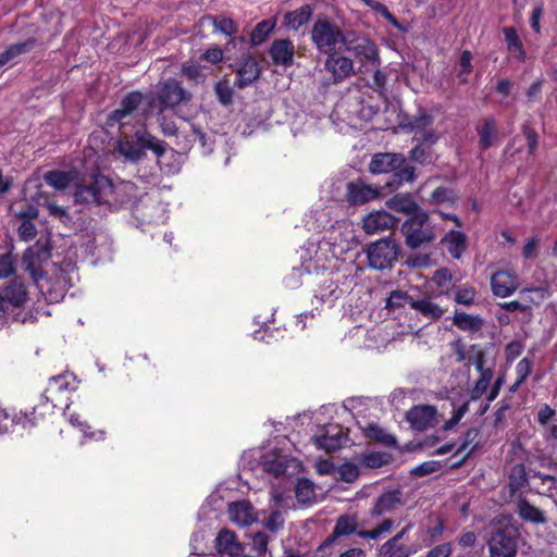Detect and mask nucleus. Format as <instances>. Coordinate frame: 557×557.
I'll return each instance as SVG.
<instances>
[{"label":"nucleus","instance_id":"f257e3e1","mask_svg":"<svg viewBox=\"0 0 557 557\" xmlns=\"http://www.w3.org/2000/svg\"><path fill=\"white\" fill-rule=\"evenodd\" d=\"M131 183L113 185L112 181L104 175L97 174L89 181L75 185L74 200L79 205H117L125 200L123 195L132 190Z\"/></svg>","mask_w":557,"mask_h":557},{"label":"nucleus","instance_id":"f03ea898","mask_svg":"<svg viewBox=\"0 0 557 557\" xmlns=\"http://www.w3.org/2000/svg\"><path fill=\"white\" fill-rule=\"evenodd\" d=\"M357 246L354 225L347 220H342L332 225L319 248L329 250L334 259H342Z\"/></svg>","mask_w":557,"mask_h":557},{"label":"nucleus","instance_id":"7ed1b4c3","mask_svg":"<svg viewBox=\"0 0 557 557\" xmlns=\"http://www.w3.org/2000/svg\"><path fill=\"white\" fill-rule=\"evenodd\" d=\"M77 388V382L72 373L65 372L52 376L45 393L40 397V404L33 408L32 414L38 412V417H45L58 406L61 400L59 396L73 392Z\"/></svg>","mask_w":557,"mask_h":557},{"label":"nucleus","instance_id":"20e7f679","mask_svg":"<svg viewBox=\"0 0 557 557\" xmlns=\"http://www.w3.org/2000/svg\"><path fill=\"white\" fill-rule=\"evenodd\" d=\"M338 25L325 17H319L314 21L310 38L317 50L324 54L335 52L337 47H343L345 35Z\"/></svg>","mask_w":557,"mask_h":557},{"label":"nucleus","instance_id":"39448f33","mask_svg":"<svg viewBox=\"0 0 557 557\" xmlns=\"http://www.w3.org/2000/svg\"><path fill=\"white\" fill-rule=\"evenodd\" d=\"M520 542L518 528L508 521H499L488 540L491 557H515Z\"/></svg>","mask_w":557,"mask_h":557},{"label":"nucleus","instance_id":"423d86ee","mask_svg":"<svg viewBox=\"0 0 557 557\" xmlns=\"http://www.w3.org/2000/svg\"><path fill=\"white\" fill-rule=\"evenodd\" d=\"M405 242L411 249H417L435 239V231L431 225L429 214L419 211L407 219L401 225Z\"/></svg>","mask_w":557,"mask_h":557},{"label":"nucleus","instance_id":"0eeeda50","mask_svg":"<svg viewBox=\"0 0 557 557\" xmlns=\"http://www.w3.org/2000/svg\"><path fill=\"white\" fill-rule=\"evenodd\" d=\"M343 50L351 53L361 67L377 65L379 52L375 44L355 32H347L345 35Z\"/></svg>","mask_w":557,"mask_h":557},{"label":"nucleus","instance_id":"6e6552de","mask_svg":"<svg viewBox=\"0 0 557 557\" xmlns=\"http://www.w3.org/2000/svg\"><path fill=\"white\" fill-rule=\"evenodd\" d=\"M135 138L140 147H137L133 143L125 140L119 144V151L129 161H138L144 152L143 149H150L157 156H162L165 151L164 143L147 133L146 131H137Z\"/></svg>","mask_w":557,"mask_h":557},{"label":"nucleus","instance_id":"1a4fd4ad","mask_svg":"<svg viewBox=\"0 0 557 557\" xmlns=\"http://www.w3.org/2000/svg\"><path fill=\"white\" fill-rule=\"evenodd\" d=\"M134 218L140 224H160L168 219L165 206L151 195H143L132 208Z\"/></svg>","mask_w":557,"mask_h":557},{"label":"nucleus","instance_id":"9d476101","mask_svg":"<svg viewBox=\"0 0 557 557\" xmlns=\"http://www.w3.org/2000/svg\"><path fill=\"white\" fill-rule=\"evenodd\" d=\"M367 255L371 268L376 270L387 269L397 260L399 246L393 238L386 237L371 244Z\"/></svg>","mask_w":557,"mask_h":557},{"label":"nucleus","instance_id":"9b49d317","mask_svg":"<svg viewBox=\"0 0 557 557\" xmlns=\"http://www.w3.org/2000/svg\"><path fill=\"white\" fill-rule=\"evenodd\" d=\"M51 252L48 242L38 240L28 247L23 256V264L34 281L44 277V264L50 259Z\"/></svg>","mask_w":557,"mask_h":557},{"label":"nucleus","instance_id":"f8f14e48","mask_svg":"<svg viewBox=\"0 0 557 557\" xmlns=\"http://www.w3.org/2000/svg\"><path fill=\"white\" fill-rule=\"evenodd\" d=\"M144 99L143 94L133 91L123 98L120 107L114 110L108 117V125L114 126L119 124L124 126L131 122L133 113L138 109Z\"/></svg>","mask_w":557,"mask_h":557},{"label":"nucleus","instance_id":"ddd939ff","mask_svg":"<svg viewBox=\"0 0 557 557\" xmlns=\"http://www.w3.org/2000/svg\"><path fill=\"white\" fill-rule=\"evenodd\" d=\"M144 99L143 94L133 91L123 98L120 107L114 110L108 117V125L114 126L119 124L124 126L131 122L133 113L138 109Z\"/></svg>","mask_w":557,"mask_h":557},{"label":"nucleus","instance_id":"4468645a","mask_svg":"<svg viewBox=\"0 0 557 557\" xmlns=\"http://www.w3.org/2000/svg\"><path fill=\"white\" fill-rule=\"evenodd\" d=\"M434 117L424 112L419 111L413 115L407 124V127L414 133L413 139L418 141H424L435 144L438 139L437 134L432 129Z\"/></svg>","mask_w":557,"mask_h":557},{"label":"nucleus","instance_id":"2eb2a0df","mask_svg":"<svg viewBox=\"0 0 557 557\" xmlns=\"http://www.w3.org/2000/svg\"><path fill=\"white\" fill-rule=\"evenodd\" d=\"M161 110L173 108L190 99V95L173 78L165 81L159 89Z\"/></svg>","mask_w":557,"mask_h":557},{"label":"nucleus","instance_id":"dca6fc26","mask_svg":"<svg viewBox=\"0 0 557 557\" xmlns=\"http://www.w3.org/2000/svg\"><path fill=\"white\" fill-rule=\"evenodd\" d=\"M324 69L331 74L334 83H339L354 74V61L335 51L327 54Z\"/></svg>","mask_w":557,"mask_h":557},{"label":"nucleus","instance_id":"f3484780","mask_svg":"<svg viewBox=\"0 0 557 557\" xmlns=\"http://www.w3.org/2000/svg\"><path fill=\"white\" fill-rule=\"evenodd\" d=\"M312 440L318 448L325 451H335L346 443V436L338 424L325 425Z\"/></svg>","mask_w":557,"mask_h":557},{"label":"nucleus","instance_id":"a211bd4d","mask_svg":"<svg viewBox=\"0 0 557 557\" xmlns=\"http://www.w3.org/2000/svg\"><path fill=\"white\" fill-rule=\"evenodd\" d=\"M236 81L235 86L244 89L255 83L261 73L257 60L252 55H246L235 65Z\"/></svg>","mask_w":557,"mask_h":557},{"label":"nucleus","instance_id":"6ab92c4d","mask_svg":"<svg viewBox=\"0 0 557 557\" xmlns=\"http://www.w3.org/2000/svg\"><path fill=\"white\" fill-rule=\"evenodd\" d=\"M435 414L436 410L433 406H416L406 413V419L412 429L423 431L433 425Z\"/></svg>","mask_w":557,"mask_h":557},{"label":"nucleus","instance_id":"aec40b11","mask_svg":"<svg viewBox=\"0 0 557 557\" xmlns=\"http://www.w3.org/2000/svg\"><path fill=\"white\" fill-rule=\"evenodd\" d=\"M405 162L403 154L376 153L372 157L369 170L373 174L389 173L396 171Z\"/></svg>","mask_w":557,"mask_h":557},{"label":"nucleus","instance_id":"412c9836","mask_svg":"<svg viewBox=\"0 0 557 557\" xmlns=\"http://www.w3.org/2000/svg\"><path fill=\"white\" fill-rule=\"evenodd\" d=\"M397 220L386 211L369 213L363 219L362 227L367 234H376L395 226Z\"/></svg>","mask_w":557,"mask_h":557},{"label":"nucleus","instance_id":"4be33fe9","mask_svg":"<svg viewBox=\"0 0 557 557\" xmlns=\"http://www.w3.org/2000/svg\"><path fill=\"white\" fill-rule=\"evenodd\" d=\"M274 64L288 67L294 62L295 47L289 39L274 40L269 50Z\"/></svg>","mask_w":557,"mask_h":557},{"label":"nucleus","instance_id":"5701e85b","mask_svg":"<svg viewBox=\"0 0 557 557\" xmlns=\"http://www.w3.org/2000/svg\"><path fill=\"white\" fill-rule=\"evenodd\" d=\"M491 286L495 296L504 298L511 295L518 288V282L510 272L499 271L492 275Z\"/></svg>","mask_w":557,"mask_h":557},{"label":"nucleus","instance_id":"b1692460","mask_svg":"<svg viewBox=\"0 0 557 557\" xmlns=\"http://www.w3.org/2000/svg\"><path fill=\"white\" fill-rule=\"evenodd\" d=\"M228 515L232 522L246 527L257 521V515L249 502L240 500L228 505Z\"/></svg>","mask_w":557,"mask_h":557},{"label":"nucleus","instance_id":"393cba45","mask_svg":"<svg viewBox=\"0 0 557 557\" xmlns=\"http://www.w3.org/2000/svg\"><path fill=\"white\" fill-rule=\"evenodd\" d=\"M380 196V190L362 182H351L347 186V197L349 202L361 205L374 200Z\"/></svg>","mask_w":557,"mask_h":557},{"label":"nucleus","instance_id":"a878e982","mask_svg":"<svg viewBox=\"0 0 557 557\" xmlns=\"http://www.w3.org/2000/svg\"><path fill=\"white\" fill-rule=\"evenodd\" d=\"M38 412L30 416L28 413H20L11 416L5 409H0V434L8 433L15 424H21L23 429L35 425Z\"/></svg>","mask_w":557,"mask_h":557},{"label":"nucleus","instance_id":"bb28decb","mask_svg":"<svg viewBox=\"0 0 557 557\" xmlns=\"http://www.w3.org/2000/svg\"><path fill=\"white\" fill-rule=\"evenodd\" d=\"M400 496L401 494L397 490L383 493L372 507L371 515L379 517L394 511L401 504Z\"/></svg>","mask_w":557,"mask_h":557},{"label":"nucleus","instance_id":"cd10ccee","mask_svg":"<svg viewBox=\"0 0 557 557\" xmlns=\"http://www.w3.org/2000/svg\"><path fill=\"white\" fill-rule=\"evenodd\" d=\"M3 298L8 309L22 307L28 299L25 285L17 281L8 283L3 288Z\"/></svg>","mask_w":557,"mask_h":557},{"label":"nucleus","instance_id":"c85d7f7f","mask_svg":"<svg viewBox=\"0 0 557 557\" xmlns=\"http://www.w3.org/2000/svg\"><path fill=\"white\" fill-rule=\"evenodd\" d=\"M218 552L224 557H234L239 555L240 545L236 541V536L228 530H221L215 539Z\"/></svg>","mask_w":557,"mask_h":557},{"label":"nucleus","instance_id":"c756f323","mask_svg":"<svg viewBox=\"0 0 557 557\" xmlns=\"http://www.w3.org/2000/svg\"><path fill=\"white\" fill-rule=\"evenodd\" d=\"M312 14L313 8L309 4H305L294 11L285 13L283 24L289 29L298 30L310 21Z\"/></svg>","mask_w":557,"mask_h":557},{"label":"nucleus","instance_id":"7c9ffc66","mask_svg":"<svg viewBox=\"0 0 557 557\" xmlns=\"http://www.w3.org/2000/svg\"><path fill=\"white\" fill-rule=\"evenodd\" d=\"M419 550L416 544H405L396 540L386 541L380 548L383 557H410Z\"/></svg>","mask_w":557,"mask_h":557},{"label":"nucleus","instance_id":"2f4dec72","mask_svg":"<svg viewBox=\"0 0 557 557\" xmlns=\"http://www.w3.org/2000/svg\"><path fill=\"white\" fill-rule=\"evenodd\" d=\"M410 307L429 320H438L445 310L429 297L413 299Z\"/></svg>","mask_w":557,"mask_h":557},{"label":"nucleus","instance_id":"473e14b6","mask_svg":"<svg viewBox=\"0 0 557 557\" xmlns=\"http://www.w3.org/2000/svg\"><path fill=\"white\" fill-rule=\"evenodd\" d=\"M77 178V174L75 172L69 171H48L44 175L45 182L52 186L57 190H64L75 183Z\"/></svg>","mask_w":557,"mask_h":557},{"label":"nucleus","instance_id":"72a5a7b5","mask_svg":"<svg viewBox=\"0 0 557 557\" xmlns=\"http://www.w3.org/2000/svg\"><path fill=\"white\" fill-rule=\"evenodd\" d=\"M36 45V39L28 38L23 42L9 46L4 51L0 52V67L7 65L18 55L29 52Z\"/></svg>","mask_w":557,"mask_h":557},{"label":"nucleus","instance_id":"f704fd0d","mask_svg":"<svg viewBox=\"0 0 557 557\" xmlns=\"http://www.w3.org/2000/svg\"><path fill=\"white\" fill-rule=\"evenodd\" d=\"M453 258L459 259L466 249V235L459 231H450L442 239Z\"/></svg>","mask_w":557,"mask_h":557},{"label":"nucleus","instance_id":"c9c22d12","mask_svg":"<svg viewBox=\"0 0 557 557\" xmlns=\"http://www.w3.org/2000/svg\"><path fill=\"white\" fill-rule=\"evenodd\" d=\"M357 527L358 522L355 516H341L336 520V524L333 529L332 535L327 540L326 544L334 542L337 537L355 533L357 531Z\"/></svg>","mask_w":557,"mask_h":557},{"label":"nucleus","instance_id":"e433bc0d","mask_svg":"<svg viewBox=\"0 0 557 557\" xmlns=\"http://www.w3.org/2000/svg\"><path fill=\"white\" fill-rule=\"evenodd\" d=\"M209 23L213 26L214 32L232 36L237 32L235 22L230 17L207 15L200 18V24Z\"/></svg>","mask_w":557,"mask_h":557},{"label":"nucleus","instance_id":"4c0bfd02","mask_svg":"<svg viewBox=\"0 0 557 557\" xmlns=\"http://www.w3.org/2000/svg\"><path fill=\"white\" fill-rule=\"evenodd\" d=\"M276 26V20H264L259 22L250 34V44L252 46H259L264 42L268 36L273 32Z\"/></svg>","mask_w":557,"mask_h":557},{"label":"nucleus","instance_id":"58836bf2","mask_svg":"<svg viewBox=\"0 0 557 557\" xmlns=\"http://www.w3.org/2000/svg\"><path fill=\"white\" fill-rule=\"evenodd\" d=\"M454 324L461 331H479L483 320L479 315H471L466 312H457L453 320Z\"/></svg>","mask_w":557,"mask_h":557},{"label":"nucleus","instance_id":"ea45409f","mask_svg":"<svg viewBox=\"0 0 557 557\" xmlns=\"http://www.w3.org/2000/svg\"><path fill=\"white\" fill-rule=\"evenodd\" d=\"M342 290L338 285L333 281H325L324 284L319 288L315 298L320 299L322 304H326L329 307L333 306L334 301L338 299Z\"/></svg>","mask_w":557,"mask_h":557},{"label":"nucleus","instance_id":"a19ab883","mask_svg":"<svg viewBox=\"0 0 557 557\" xmlns=\"http://www.w3.org/2000/svg\"><path fill=\"white\" fill-rule=\"evenodd\" d=\"M478 134L480 137V145L482 146V148H490L497 136L495 120L492 117L484 120L483 124L478 129Z\"/></svg>","mask_w":557,"mask_h":557},{"label":"nucleus","instance_id":"79ce46f5","mask_svg":"<svg viewBox=\"0 0 557 557\" xmlns=\"http://www.w3.org/2000/svg\"><path fill=\"white\" fill-rule=\"evenodd\" d=\"M262 466L265 472L272 473L275 476L285 473L287 469V459L282 455H269L264 457Z\"/></svg>","mask_w":557,"mask_h":557},{"label":"nucleus","instance_id":"37998d69","mask_svg":"<svg viewBox=\"0 0 557 557\" xmlns=\"http://www.w3.org/2000/svg\"><path fill=\"white\" fill-rule=\"evenodd\" d=\"M532 372V361L528 358H522L515 368L516 381L509 387L510 393H516L519 387L525 382Z\"/></svg>","mask_w":557,"mask_h":557},{"label":"nucleus","instance_id":"c03bdc74","mask_svg":"<svg viewBox=\"0 0 557 557\" xmlns=\"http://www.w3.org/2000/svg\"><path fill=\"white\" fill-rule=\"evenodd\" d=\"M296 498L301 504H310L315 498L314 485L308 479H299L295 488Z\"/></svg>","mask_w":557,"mask_h":557},{"label":"nucleus","instance_id":"a18cd8bd","mask_svg":"<svg viewBox=\"0 0 557 557\" xmlns=\"http://www.w3.org/2000/svg\"><path fill=\"white\" fill-rule=\"evenodd\" d=\"M433 144L421 141L410 150V159L420 164H429L434 160Z\"/></svg>","mask_w":557,"mask_h":557},{"label":"nucleus","instance_id":"49530a36","mask_svg":"<svg viewBox=\"0 0 557 557\" xmlns=\"http://www.w3.org/2000/svg\"><path fill=\"white\" fill-rule=\"evenodd\" d=\"M364 435L370 438L377 441L382 444L393 446L396 444V438L392 435L385 432L382 428H380L376 424H369L363 430Z\"/></svg>","mask_w":557,"mask_h":557},{"label":"nucleus","instance_id":"de8ad7c7","mask_svg":"<svg viewBox=\"0 0 557 557\" xmlns=\"http://www.w3.org/2000/svg\"><path fill=\"white\" fill-rule=\"evenodd\" d=\"M519 515L522 519L527 521H531L534 523H543L545 522L544 513L533 505L529 504L525 500H521L518 505Z\"/></svg>","mask_w":557,"mask_h":557},{"label":"nucleus","instance_id":"09e8293b","mask_svg":"<svg viewBox=\"0 0 557 557\" xmlns=\"http://www.w3.org/2000/svg\"><path fill=\"white\" fill-rule=\"evenodd\" d=\"M394 527V521L392 519H384L376 528L373 530H361L358 531L357 534L361 539L367 540H377L382 535L389 533Z\"/></svg>","mask_w":557,"mask_h":557},{"label":"nucleus","instance_id":"8fccbe9b","mask_svg":"<svg viewBox=\"0 0 557 557\" xmlns=\"http://www.w3.org/2000/svg\"><path fill=\"white\" fill-rule=\"evenodd\" d=\"M388 455L379 451L364 453L360 457V462L367 468H380L388 462Z\"/></svg>","mask_w":557,"mask_h":557},{"label":"nucleus","instance_id":"3c124183","mask_svg":"<svg viewBox=\"0 0 557 557\" xmlns=\"http://www.w3.org/2000/svg\"><path fill=\"white\" fill-rule=\"evenodd\" d=\"M391 205L395 210L410 213L411 215L419 212L416 202L409 196L396 195L391 200Z\"/></svg>","mask_w":557,"mask_h":557},{"label":"nucleus","instance_id":"603ef678","mask_svg":"<svg viewBox=\"0 0 557 557\" xmlns=\"http://www.w3.org/2000/svg\"><path fill=\"white\" fill-rule=\"evenodd\" d=\"M469 361L474 366L478 372L495 367L494 362L486 359V354L481 348L473 346L469 356Z\"/></svg>","mask_w":557,"mask_h":557},{"label":"nucleus","instance_id":"864d4df0","mask_svg":"<svg viewBox=\"0 0 557 557\" xmlns=\"http://www.w3.org/2000/svg\"><path fill=\"white\" fill-rule=\"evenodd\" d=\"M69 421L74 428H77L81 432H83L86 437L95 438V440L103 438L104 433L102 431L88 433V430L90 429V426L88 425V423L86 421L82 420V418L78 413H74V412L70 413Z\"/></svg>","mask_w":557,"mask_h":557},{"label":"nucleus","instance_id":"5fc2aeb1","mask_svg":"<svg viewBox=\"0 0 557 557\" xmlns=\"http://www.w3.org/2000/svg\"><path fill=\"white\" fill-rule=\"evenodd\" d=\"M16 258L12 253L0 256V278H8L15 274Z\"/></svg>","mask_w":557,"mask_h":557},{"label":"nucleus","instance_id":"6e6d98bb","mask_svg":"<svg viewBox=\"0 0 557 557\" xmlns=\"http://www.w3.org/2000/svg\"><path fill=\"white\" fill-rule=\"evenodd\" d=\"M42 206L48 211L50 216L61 221L64 224L71 222V216L69 214L67 208L61 207L53 201H46Z\"/></svg>","mask_w":557,"mask_h":557},{"label":"nucleus","instance_id":"4d7b16f0","mask_svg":"<svg viewBox=\"0 0 557 557\" xmlns=\"http://www.w3.org/2000/svg\"><path fill=\"white\" fill-rule=\"evenodd\" d=\"M413 297L409 296L407 293L401 290H393L387 300H386V308L394 309V308H400L405 305H409L413 301Z\"/></svg>","mask_w":557,"mask_h":557},{"label":"nucleus","instance_id":"13d9d810","mask_svg":"<svg viewBox=\"0 0 557 557\" xmlns=\"http://www.w3.org/2000/svg\"><path fill=\"white\" fill-rule=\"evenodd\" d=\"M471 59L472 54L470 51H462L459 61L460 70L457 74V77L461 84H466L468 82V76L472 71Z\"/></svg>","mask_w":557,"mask_h":557},{"label":"nucleus","instance_id":"bf43d9fd","mask_svg":"<svg viewBox=\"0 0 557 557\" xmlns=\"http://www.w3.org/2000/svg\"><path fill=\"white\" fill-rule=\"evenodd\" d=\"M262 523L267 530L275 533L284 528L285 520L282 511L273 510L269 517L263 519Z\"/></svg>","mask_w":557,"mask_h":557},{"label":"nucleus","instance_id":"052dcab7","mask_svg":"<svg viewBox=\"0 0 557 557\" xmlns=\"http://www.w3.org/2000/svg\"><path fill=\"white\" fill-rule=\"evenodd\" d=\"M479 430L469 429L463 436V441L458 451L465 453L468 456L478 445Z\"/></svg>","mask_w":557,"mask_h":557},{"label":"nucleus","instance_id":"680f3d73","mask_svg":"<svg viewBox=\"0 0 557 557\" xmlns=\"http://www.w3.org/2000/svg\"><path fill=\"white\" fill-rule=\"evenodd\" d=\"M337 474L342 481L351 483L358 479L360 472L355 463L346 462L337 469Z\"/></svg>","mask_w":557,"mask_h":557},{"label":"nucleus","instance_id":"e2e57ef3","mask_svg":"<svg viewBox=\"0 0 557 557\" xmlns=\"http://www.w3.org/2000/svg\"><path fill=\"white\" fill-rule=\"evenodd\" d=\"M215 95L223 106H228L233 102V89L227 82L221 81L214 86Z\"/></svg>","mask_w":557,"mask_h":557},{"label":"nucleus","instance_id":"0e129e2a","mask_svg":"<svg viewBox=\"0 0 557 557\" xmlns=\"http://www.w3.org/2000/svg\"><path fill=\"white\" fill-rule=\"evenodd\" d=\"M367 7H369L374 12L381 14L383 17H385L392 25L398 27L399 24L396 20V17L388 11V9L381 2H377L375 0H363Z\"/></svg>","mask_w":557,"mask_h":557},{"label":"nucleus","instance_id":"69168bd1","mask_svg":"<svg viewBox=\"0 0 557 557\" xmlns=\"http://www.w3.org/2000/svg\"><path fill=\"white\" fill-rule=\"evenodd\" d=\"M22 223L18 226V237L23 242H30L37 235V228L30 220H21Z\"/></svg>","mask_w":557,"mask_h":557},{"label":"nucleus","instance_id":"338daca9","mask_svg":"<svg viewBox=\"0 0 557 557\" xmlns=\"http://www.w3.org/2000/svg\"><path fill=\"white\" fill-rule=\"evenodd\" d=\"M269 536L263 532H257L252 536V549L259 556H265L268 550Z\"/></svg>","mask_w":557,"mask_h":557},{"label":"nucleus","instance_id":"774afa93","mask_svg":"<svg viewBox=\"0 0 557 557\" xmlns=\"http://www.w3.org/2000/svg\"><path fill=\"white\" fill-rule=\"evenodd\" d=\"M184 76H186L189 81H194L196 83L202 82L205 79V75L202 73V69L197 64H187L182 69Z\"/></svg>","mask_w":557,"mask_h":557}]
</instances>
